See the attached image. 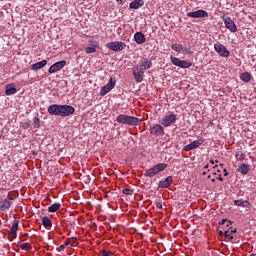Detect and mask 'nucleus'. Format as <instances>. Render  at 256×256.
I'll list each match as a JSON object with an SVG mask.
<instances>
[{
  "mask_svg": "<svg viewBox=\"0 0 256 256\" xmlns=\"http://www.w3.org/2000/svg\"><path fill=\"white\" fill-rule=\"evenodd\" d=\"M224 176H228L227 168H224Z\"/></svg>",
  "mask_w": 256,
  "mask_h": 256,
  "instance_id": "40",
  "label": "nucleus"
},
{
  "mask_svg": "<svg viewBox=\"0 0 256 256\" xmlns=\"http://www.w3.org/2000/svg\"><path fill=\"white\" fill-rule=\"evenodd\" d=\"M61 207V202H53V205H49V212L50 213H56L57 210H59Z\"/></svg>",
  "mask_w": 256,
  "mask_h": 256,
  "instance_id": "24",
  "label": "nucleus"
},
{
  "mask_svg": "<svg viewBox=\"0 0 256 256\" xmlns=\"http://www.w3.org/2000/svg\"><path fill=\"white\" fill-rule=\"evenodd\" d=\"M18 230H19V219H14L12 227L10 228V230H8V239H10V241L17 239Z\"/></svg>",
  "mask_w": 256,
  "mask_h": 256,
  "instance_id": "10",
  "label": "nucleus"
},
{
  "mask_svg": "<svg viewBox=\"0 0 256 256\" xmlns=\"http://www.w3.org/2000/svg\"><path fill=\"white\" fill-rule=\"evenodd\" d=\"M117 122H122L123 125H139L141 122L139 117H129L128 114H118Z\"/></svg>",
  "mask_w": 256,
  "mask_h": 256,
  "instance_id": "3",
  "label": "nucleus"
},
{
  "mask_svg": "<svg viewBox=\"0 0 256 256\" xmlns=\"http://www.w3.org/2000/svg\"><path fill=\"white\" fill-rule=\"evenodd\" d=\"M234 205L238 207H250L251 202H249V199H235Z\"/></svg>",
  "mask_w": 256,
  "mask_h": 256,
  "instance_id": "20",
  "label": "nucleus"
},
{
  "mask_svg": "<svg viewBox=\"0 0 256 256\" xmlns=\"http://www.w3.org/2000/svg\"><path fill=\"white\" fill-rule=\"evenodd\" d=\"M42 224H44V227H52L53 222L49 216H42Z\"/></svg>",
  "mask_w": 256,
  "mask_h": 256,
  "instance_id": "25",
  "label": "nucleus"
},
{
  "mask_svg": "<svg viewBox=\"0 0 256 256\" xmlns=\"http://www.w3.org/2000/svg\"><path fill=\"white\" fill-rule=\"evenodd\" d=\"M212 182H215V178L212 179Z\"/></svg>",
  "mask_w": 256,
  "mask_h": 256,
  "instance_id": "49",
  "label": "nucleus"
},
{
  "mask_svg": "<svg viewBox=\"0 0 256 256\" xmlns=\"http://www.w3.org/2000/svg\"><path fill=\"white\" fill-rule=\"evenodd\" d=\"M156 207H159V209H161V207H163L162 202H156Z\"/></svg>",
  "mask_w": 256,
  "mask_h": 256,
  "instance_id": "39",
  "label": "nucleus"
},
{
  "mask_svg": "<svg viewBox=\"0 0 256 256\" xmlns=\"http://www.w3.org/2000/svg\"><path fill=\"white\" fill-rule=\"evenodd\" d=\"M44 65H47V60H40L38 63H33V71H38L39 68H44Z\"/></svg>",
  "mask_w": 256,
  "mask_h": 256,
  "instance_id": "23",
  "label": "nucleus"
},
{
  "mask_svg": "<svg viewBox=\"0 0 256 256\" xmlns=\"http://www.w3.org/2000/svg\"><path fill=\"white\" fill-rule=\"evenodd\" d=\"M142 5H145V0H132L131 3H129L130 8H141Z\"/></svg>",
  "mask_w": 256,
  "mask_h": 256,
  "instance_id": "21",
  "label": "nucleus"
},
{
  "mask_svg": "<svg viewBox=\"0 0 256 256\" xmlns=\"http://www.w3.org/2000/svg\"><path fill=\"white\" fill-rule=\"evenodd\" d=\"M160 122L162 123L163 128H169L170 125L177 122V114H166L165 117H162Z\"/></svg>",
  "mask_w": 256,
  "mask_h": 256,
  "instance_id": "7",
  "label": "nucleus"
},
{
  "mask_svg": "<svg viewBox=\"0 0 256 256\" xmlns=\"http://www.w3.org/2000/svg\"><path fill=\"white\" fill-rule=\"evenodd\" d=\"M246 158V154H243V152H237L236 159H239V161H243V159Z\"/></svg>",
  "mask_w": 256,
  "mask_h": 256,
  "instance_id": "35",
  "label": "nucleus"
},
{
  "mask_svg": "<svg viewBox=\"0 0 256 256\" xmlns=\"http://www.w3.org/2000/svg\"><path fill=\"white\" fill-rule=\"evenodd\" d=\"M173 65H179L180 68H190L192 63L189 60H180L179 57H171Z\"/></svg>",
  "mask_w": 256,
  "mask_h": 256,
  "instance_id": "13",
  "label": "nucleus"
},
{
  "mask_svg": "<svg viewBox=\"0 0 256 256\" xmlns=\"http://www.w3.org/2000/svg\"><path fill=\"white\" fill-rule=\"evenodd\" d=\"M206 175V171H203V176H205Z\"/></svg>",
  "mask_w": 256,
  "mask_h": 256,
  "instance_id": "46",
  "label": "nucleus"
},
{
  "mask_svg": "<svg viewBox=\"0 0 256 256\" xmlns=\"http://www.w3.org/2000/svg\"><path fill=\"white\" fill-rule=\"evenodd\" d=\"M173 51H178L180 54H189V49L186 46H183L182 43H172L171 46Z\"/></svg>",
  "mask_w": 256,
  "mask_h": 256,
  "instance_id": "15",
  "label": "nucleus"
},
{
  "mask_svg": "<svg viewBox=\"0 0 256 256\" xmlns=\"http://www.w3.org/2000/svg\"><path fill=\"white\" fill-rule=\"evenodd\" d=\"M214 50L220 54V57H230L231 51L223 43H214Z\"/></svg>",
  "mask_w": 256,
  "mask_h": 256,
  "instance_id": "6",
  "label": "nucleus"
},
{
  "mask_svg": "<svg viewBox=\"0 0 256 256\" xmlns=\"http://www.w3.org/2000/svg\"><path fill=\"white\" fill-rule=\"evenodd\" d=\"M22 128H24V129L30 128V122H23Z\"/></svg>",
  "mask_w": 256,
  "mask_h": 256,
  "instance_id": "37",
  "label": "nucleus"
},
{
  "mask_svg": "<svg viewBox=\"0 0 256 256\" xmlns=\"http://www.w3.org/2000/svg\"><path fill=\"white\" fill-rule=\"evenodd\" d=\"M214 256H219V255H214Z\"/></svg>",
  "mask_w": 256,
  "mask_h": 256,
  "instance_id": "52",
  "label": "nucleus"
},
{
  "mask_svg": "<svg viewBox=\"0 0 256 256\" xmlns=\"http://www.w3.org/2000/svg\"><path fill=\"white\" fill-rule=\"evenodd\" d=\"M218 173H219L218 179H220V182H223V176L222 174H220V168H218Z\"/></svg>",
  "mask_w": 256,
  "mask_h": 256,
  "instance_id": "38",
  "label": "nucleus"
},
{
  "mask_svg": "<svg viewBox=\"0 0 256 256\" xmlns=\"http://www.w3.org/2000/svg\"><path fill=\"white\" fill-rule=\"evenodd\" d=\"M250 256H256V253H251Z\"/></svg>",
  "mask_w": 256,
  "mask_h": 256,
  "instance_id": "43",
  "label": "nucleus"
},
{
  "mask_svg": "<svg viewBox=\"0 0 256 256\" xmlns=\"http://www.w3.org/2000/svg\"><path fill=\"white\" fill-rule=\"evenodd\" d=\"M249 169V165H246L245 162H243L242 165H239L238 167L239 173H244V175L249 173Z\"/></svg>",
  "mask_w": 256,
  "mask_h": 256,
  "instance_id": "26",
  "label": "nucleus"
},
{
  "mask_svg": "<svg viewBox=\"0 0 256 256\" xmlns=\"http://www.w3.org/2000/svg\"><path fill=\"white\" fill-rule=\"evenodd\" d=\"M126 45L122 40H114L112 43H106L107 48H110L111 51H123Z\"/></svg>",
  "mask_w": 256,
  "mask_h": 256,
  "instance_id": "8",
  "label": "nucleus"
},
{
  "mask_svg": "<svg viewBox=\"0 0 256 256\" xmlns=\"http://www.w3.org/2000/svg\"><path fill=\"white\" fill-rule=\"evenodd\" d=\"M150 133H153L154 136H164L165 128L163 127L161 120L159 123L155 122L154 125H151Z\"/></svg>",
  "mask_w": 256,
  "mask_h": 256,
  "instance_id": "5",
  "label": "nucleus"
},
{
  "mask_svg": "<svg viewBox=\"0 0 256 256\" xmlns=\"http://www.w3.org/2000/svg\"><path fill=\"white\" fill-rule=\"evenodd\" d=\"M85 51H86V54H93V52H95L96 49H95V46H87Z\"/></svg>",
  "mask_w": 256,
  "mask_h": 256,
  "instance_id": "34",
  "label": "nucleus"
},
{
  "mask_svg": "<svg viewBox=\"0 0 256 256\" xmlns=\"http://www.w3.org/2000/svg\"><path fill=\"white\" fill-rule=\"evenodd\" d=\"M48 113L53 116H71L72 113H75V108L74 105L53 104L48 105Z\"/></svg>",
  "mask_w": 256,
  "mask_h": 256,
  "instance_id": "2",
  "label": "nucleus"
},
{
  "mask_svg": "<svg viewBox=\"0 0 256 256\" xmlns=\"http://www.w3.org/2000/svg\"><path fill=\"white\" fill-rule=\"evenodd\" d=\"M152 66V60H149L148 57H141V60H139L137 66H134V68H132L136 82H143V79L145 77V71H147L148 68H152Z\"/></svg>",
  "mask_w": 256,
  "mask_h": 256,
  "instance_id": "1",
  "label": "nucleus"
},
{
  "mask_svg": "<svg viewBox=\"0 0 256 256\" xmlns=\"http://www.w3.org/2000/svg\"><path fill=\"white\" fill-rule=\"evenodd\" d=\"M188 17H209L205 9H197L196 12H188Z\"/></svg>",
  "mask_w": 256,
  "mask_h": 256,
  "instance_id": "16",
  "label": "nucleus"
},
{
  "mask_svg": "<svg viewBox=\"0 0 256 256\" xmlns=\"http://www.w3.org/2000/svg\"><path fill=\"white\" fill-rule=\"evenodd\" d=\"M33 125L34 128H41V119L39 115H37V117H33Z\"/></svg>",
  "mask_w": 256,
  "mask_h": 256,
  "instance_id": "29",
  "label": "nucleus"
},
{
  "mask_svg": "<svg viewBox=\"0 0 256 256\" xmlns=\"http://www.w3.org/2000/svg\"><path fill=\"white\" fill-rule=\"evenodd\" d=\"M67 65L66 60H58L57 63H53L50 68H48L49 74H55L56 71H61Z\"/></svg>",
  "mask_w": 256,
  "mask_h": 256,
  "instance_id": "12",
  "label": "nucleus"
},
{
  "mask_svg": "<svg viewBox=\"0 0 256 256\" xmlns=\"http://www.w3.org/2000/svg\"><path fill=\"white\" fill-rule=\"evenodd\" d=\"M205 168L208 169V168H209V165H205Z\"/></svg>",
  "mask_w": 256,
  "mask_h": 256,
  "instance_id": "45",
  "label": "nucleus"
},
{
  "mask_svg": "<svg viewBox=\"0 0 256 256\" xmlns=\"http://www.w3.org/2000/svg\"><path fill=\"white\" fill-rule=\"evenodd\" d=\"M167 168V162H158L157 165H153V168H147L144 172V176H156L157 173H161V170H165Z\"/></svg>",
  "mask_w": 256,
  "mask_h": 256,
  "instance_id": "4",
  "label": "nucleus"
},
{
  "mask_svg": "<svg viewBox=\"0 0 256 256\" xmlns=\"http://www.w3.org/2000/svg\"><path fill=\"white\" fill-rule=\"evenodd\" d=\"M221 168H223V164H221Z\"/></svg>",
  "mask_w": 256,
  "mask_h": 256,
  "instance_id": "51",
  "label": "nucleus"
},
{
  "mask_svg": "<svg viewBox=\"0 0 256 256\" xmlns=\"http://www.w3.org/2000/svg\"><path fill=\"white\" fill-rule=\"evenodd\" d=\"M122 193H125L126 196H132L134 191L132 188H123Z\"/></svg>",
  "mask_w": 256,
  "mask_h": 256,
  "instance_id": "31",
  "label": "nucleus"
},
{
  "mask_svg": "<svg viewBox=\"0 0 256 256\" xmlns=\"http://www.w3.org/2000/svg\"><path fill=\"white\" fill-rule=\"evenodd\" d=\"M73 241H77V238L73 239Z\"/></svg>",
  "mask_w": 256,
  "mask_h": 256,
  "instance_id": "50",
  "label": "nucleus"
},
{
  "mask_svg": "<svg viewBox=\"0 0 256 256\" xmlns=\"http://www.w3.org/2000/svg\"><path fill=\"white\" fill-rule=\"evenodd\" d=\"M117 83V80H115V77H110L109 82L106 84V86H102L100 94L101 97H105L106 94H109V91H112L113 88H115V85Z\"/></svg>",
  "mask_w": 256,
  "mask_h": 256,
  "instance_id": "9",
  "label": "nucleus"
},
{
  "mask_svg": "<svg viewBox=\"0 0 256 256\" xmlns=\"http://www.w3.org/2000/svg\"><path fill=\"white\" fill-rule=\"evenodd\" d=\"M219 223L220 224H227V227H229L230 224H232L231 219H229V221H228V219H221V222H219Z\"/></svg>",
  "mask_w": 256,
  "mask_h": 256,
  "instance_id": "36",
  "label": "nucleus"
},
{
  "mask_svg": "<svg viewBox=\"0 0 256 256\" xmlns=\"http://www.w3.org/2000/svg\"><path fill=\"white\" fill-rule=\"evenodd\" d=\"M226 239H234L233 230H225Z\"/></svg>",
  "mask_w": 256,
  "mask_h": 256,
  "instance_id": "32",
  "label": "nucleus"
},
{
  "mask_svg": "<svg viewBox=\"0 0 256 256\" xmlns=\"http://www.w3.org/2000/svg\"><path fill=\"white\" fill-rule=\"evenodd\" d=\"M210 177H211V174L208 175V179H210Z\"/></svg>",
  "mask_w": 256,
  "mask_h": 256,
  "instance_id": "48",
  "label": "nucleus"
},
{
  "mask_svg": "<svg viewBox=\"0 0 256 256\" xmlns=\"http://www.w3.org/2000/svg\"><path fill=\"white\" fill-rule=\"evenodd\" d=\"M233 233H237V228L232 229V236H233Z\"/></svg>",
  "mask_w": 256,
  "mask_h": 256,
  "instance_id": "41",
  "label": "nucleus"
},
{
  "mask_svg": "<svg viewBox=\"0 0 256 256\" xmlns=\"http://www.w3.org/2000/svg\"><path fill=\"white\" fill-rule=\"evenodd\" d=\"M211 164L214 165V160H210Z\"/></svg>",
  "mask_w": 256,
  "mask_h": 256,
  "instance_id": "44",
  "label": "nucleus"
},
{
  "mask_svg": "<svg viewBox=\"0 0 256 256\" xmlns=\"http://www.w3.org/2000/svg\"><path fill=\"white\" fill-rule=\"evenodd\" d=\"M240 79H242L243 82H250L252 79V74L250 71H243V73L240 74Z\"/></svg>",
  "mask_w": 256,
  "mask_h": 256,
  "instance_id": "22",
  "label": "nucleus"
},
{
  "mask_svg": "<svg viewBox=\"0 0 256 256\" xmlns=\"http://www.w3.org/2000/svg\"><path fill=\"white\" fill-rule=\"evenodd\" d=\"M173 185V176H166V179H160L158 182L159 187H169Z\"/></svg>",
  "mask_w": 256,
  "mask_h": 256,
  "instance_id": "18",
  "label": "nucleus"
},
{
  "mask_svg": "<svg viewBox=\"0 0 256 256\" xmlns=\"http://www.w3.org/2000/svg\"><path fill=\"white\" fill-rule=\"evenodd\" d=\"M101 256H113L112 250H101Z\"/></svg>",
  "mask_w": 256,
  "mask_h": 256,
  "instance_id": "33",
  "label": "nucleus"
},
{
  "mask_svg": "<svg viewBox=\"0 0 256 256\" xmlns=\"http://www.w3.org/2000/svg\"><path fill=\"white\" fill-rule=\"evenodd\" d=\"M214 168H218V165L216 164V165H214Z\"/></svg>",
  "mask_w": 256,
  "mask_h": 256,
  "instance_id": "47",
  "label": "nucleus"
},
{
  "mask_svg": "<svg viewBox=\"0 0 256 256\" xmlns=\"http://www.w3.org/2000/svg\"><path fill=\"white\" fill-rule=\"evenodd\" d=\"M5 94L7 95V97H10L11 94H17V88L6 86Z\"/></svg>",
  "mask_w": 256,
  "mask_h": 256,
  "instance_id": "28",
  "label": "nucleus"
},
{
  "mask_svg": "<svg viewBox=\"0 0 256 256\" xmlns=\"http://www.w3.org/2000/svg\"><path fill=\"white\" fill-rule=\"evenodd\" d=\"M71 239H66V241L63 243V245H59V248L58 250L61 251V250H65V247H68V244H71Z\"/></svg>",
  "mask_w": 256,
  "mask_h": 256,
  "instance_id": "30",
  "label": "nucleus"
},
{
  "mask_svg": "<svg viewBox=\"0 0 256 256\" xmlns=\"http://www.w3.org/2000/svg\"><path fill=\"white\" fill-rule=\"evenodd\" d=\"M117 3H120V4L125 3V0H117Z\"/></svg>",
  "mask_w": 256,
  "mask_h": 256,
  "instance_id": "42",
  "label": "nucleus"
},
{
  "mask_svg": "<svg viewBox=\"0 0 256 256\" xmlns=\"http://www.w3.org/2000/svg\"><path fill=\"white\" fill-rule=\"evenodd\" d=\"M134 40H135V43H138V44L146 43L145 34L143 32H136L134 34Z\"/></svg>",
  "mask_w": 256,
  "mask_h": 256,
  "instance_id": "19",
  "label": "nucleus"
},
{
  "mask_svg": "<svg viewBox=\"0 0 256 256\" xmlns=\"http://www.w3.org/2000/svg\"><path fill=\"white\" fill-rule=\"evenodd\" d=\"M199 145H202V140H193L185 145V151H194L195 148H199Z\"/></svg>",
  "mask_w": 256,
  "mask_h": 256,
  "instance_id": "17",
  "label": "nucleus"
},
{
  "mask_svg": "<svg viewBox=\"0 0 256 256\" xmlns=\"http://www.w3.org/2000/svg\"><path fill=\"white\" fill-rule=\"evenodd\" d=\"M223 20L229 31H232V33H236V31H238L237 24L235 23V20H232V17H223Z\"/></svg>",
  "mask_w": 256,
  "mask_h": 256,
  "instance_id": "14",
  "label": "nucleus"
},
{
  "mask_svg": "<svg viewBox=\"0 0 256 256\" xmlns=\"http://www.w3.org/2000/svg\"><path fill=\"white\" fill-rule=\"evenodd\" d=\"M13 196H16L13 191H9L8 197L3 200L0 205V210H9L11 205H13Z\"/></svg>",
  "mask_w": 256,
  "mask_h": 256,
  "instance_id": "11",
  "label": "nucleus"
},
{
  "mask_svg": "<svg viewBox=\"0 0 256 256\" xmlns=\"http://www.w3.org/2000/svg\"><path fill=\"white\" fill-rule=\"evenodd\" d=\"M18 246L21 247L22 250H32L30 242H18Z\"/></svg>",
  "mask_w": 256,
  "mask_h": 256,
  "instance_id": "27",
  "label": "nucleus"
}]
</instances>
